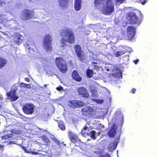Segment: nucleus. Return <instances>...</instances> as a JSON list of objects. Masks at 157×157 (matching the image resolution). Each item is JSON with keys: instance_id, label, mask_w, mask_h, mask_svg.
<instances>
[{"instance_id": "obj_36", "label": "nucleus", "mask_w": 157, "mask_h": 157, "mask_svg": "<svg viewBox=\"0 0 157 157\" xmlns=\"http://www.w3.org/2000/svg\"><path fill=\"white\" fill-rule=\"evenodd\" d=\"M98 157H111L110 155L108 153L102 155H101Z\"/></svg>"}, {"instance_id": "obj_26", "label": "nucleus", "mask_w": 157, "mask_h": 157, "mask_svg": "<svg viewBox=\"0 0 157 157\" xmlns=\"http://www.w3.org/2000/svg\"><path fill=\"white\" fill-rule=\"evenodd\" d=\"M23 149L25 152L27 153H31L32 154L35 155H37L38 154V152L35 151H32L30 149H28L27 148H26L25 147L23 148Z\"/></svg>"}, {"instance_id": "obj_41", "label": "nucleus", "mask_w": 157, "mask_h": 157, "mask_svg": "<svg viewBox=\"0 0 157 157\" xmlns=\"http://www.w3.org/2000/svg\"><path fill=\"white\" fill-rule=\"evenodd\" d=\"M5 146L4 145L0 144V150L3 151L4 150Z\"/></svg>"}, {"instance_id": "obj_12", "label": "nucleus", "mask_w": 157, "mask_h": 157, "mask_svg": "<svg viewBox=\"0 0 157 157\" xmlns=\"http://www.w3.org/2000/svg\"><path fill=\"white\" fill-rule=\"evenodd\" d=\"M68 135L69 138L72 143H75L77 142L80 141V140L77 135L72 133L71 131H69L68 132Z\"/></svg>"}, {"instance_id": "obj_49", "label": "nucleus", "mask_w": 157, "mask_h": 157, "mask_svg": "<svg viewBox=\"0 0 157 157\" xmlns=\"http://www.w3.org/2000/svg\"><path fill=\"white\" fill-rule=\"evenodd\" d=\"M101 133V132L99 131L97 133V135L98 136H99Z\"/></svg>"}, {"instance_id": "obj_7", "label": "nucleus", "mask_w": 157, "mask_h": 157, "mask_svg": "<svg viewBox=\"0 0 157 157\" xmlns=\"http://www.w3.org/2000/svg\"><path fill=\"white\" fill-rule=\"evenodd\" d=\"M114 10V6L113 3V0H107L106 6L104 10L106 14L110 15Z\"/></svg>"}, {"instance_id": "obj_1", "label": "nucleus", "mask_w": 157, "mask_h": 157, "mask_svg": "<svg viewBox=\"0 0 157 157\" xmlns=\"http://www.w3.org/2000/svg\"><path fill=\"white\" fill-rule=\"evenodd\" d=\"M59 36L61 37V43L63 45L61 46L64 47L67 45L66 43L70 44L75 43V38L73 30L71 28L65 27L61 30Z\"/></svg>"}, {"instance_id": "obj_24", "label": "nucleus", "mask_w": 157, "mask_h": 157, "mask_svg": "<svg viewBox=\"0 0 157 157\" xmlns=\"http://www.w3.org/2000/svg\"><path fill=\"white\" fill-rule=\"evenodd\" d=\"M86 74L87 77L91 78L94 75L93 71L91 69H87L86 71Z\"/></svg>"}, {"instance_id": "obj_45", "label": "nucleus", "mask_w": 157, "mask_h": 157, "mask_svg": "<svg viewBox=\"0 0 157 157\" xmlns=\"http://www.w3.org/2000/svg\"><path fill=\"white\" fill-rule=\"evenodd\" d=\"M136 91V90L134 88L132 89V92L133 94H134L135 92Z\"/></svg>"}, {"instance_id": "obj_22", "label": "nucleus", "mask_w": 157, "mask_h": 157, "mask_svg": "<svg viewBox=\"0 0 157 157\" xmlns=\"http://www.w3.org/2000/svg\"><path fill=\"white\" fill-rule=\"evenodd\" d=\"M56 121L58 123V126L59 129L62 131L64 130L66 128L64 122L59 120H57Z\"/></svg>"}, {"instance_id": "obj_15", "label": "nucleus", "mask_w": 157, "mask_h": 157, "mask_svg": "<svg viewBox=\"0 0 157 157\" xmlns=\"http://www.w3.org/2000/svg\"><path fill=\"white\" fill-rule=\"evenodd\" d=\"M16 92L15 90H11L10 92L7 93V95L9 97L11 101H15L17 100L18 97L16 95Z\"/></svg>"}, {"instance_id": "obj_5", "label": "nucleus", "mask_w": 157, "mask_h": 157, "mask_svg": "<svg viewBox=\"0 0 157 157\" xmlns=\"http://www.w3.org/2000/svg\"><path fill=\"white\" fill-rule=\"evenodd\" d=\"M52 39L49 34H47L44 36L43 40V45L44 48L47 51H51L53 50L52 45Z\"/></svg>"}, {"instance_id": "obj_25", "label": "nucleus", "mask_w": 157, "mask_h": 157, "mask_svg": "<svg viewBox=\"0 0 157 157\" xmlns=\"http://www.w3.org/2000/svg\"><path fill=\"white\" fill-rule=\"evenodd\" d=\"M42 139L43 140L45 143V144L47 145H48L50 144V142L48 138L46 136H42Z\"/></svg>"}, {"instance_id": "obj_4", "label": "nucleus", "mask_w": 157, "mask_h": 157, "mask_svg": "<svg viewBox=\"0 0 157 157\" xmlns=\"http://www.w3.org/2000/svg\"><path fill=\"white\" fill-rule=\"evenodd\" d=\"M34 11L33 10L25 9L20 14L21 19L23 21H26L33 18L34 17Z\"/></svg>"}, {"instance_id": "obj_38", "label": "nucleus", "mask_w": 157, "mask_h": 157, "mask_svg": "<svg viewBox=\"0 0 157 157\" xmlns=\"http://www.w3.org/2000/svg\"><path fill=\"white\" fill-rule=\"evenodd\" d=\"M8 139L13 137V135L12 133H9L7 134Z\"/></svg>"}, {"instance_id": "obj_40", "label": "nucleus", "mask_w": 157, "mask_h": 157, "mask_svg": "<svg viewBox=\"0 0 157 157\" xmlns=\"http://www.w3.org/2000/svg\"><path fill=\"white\" fill-rule=\"evenodd\" d=\"M1 138L3 140H6L8 139L7 134L2 136L1 137Z\"/></svg>"}, {"instance_id": "obj_34", "label": "nucleus", "mask_w": 157, "mask_h": 157, "mask_svg": "<svg viewBox=\"0 0 157 157\" xmlns=\"http://www.w3.org/2000/svg\"><path fill=\"white\" fill-rule=\"evenodd\" d=\"M126 0H115V2L116 4L118 5H120L124 1Z\"/></svg>"}, {"instance_id": "obj_39", "label": "nucleus", "mask_w": 157, "mask_h": 157, "mask_svg": "<svg viewBox=\"0 0 157 157\" xmlns=\"http://www.w3.org/2000/svg\"><path fill=\"white\" fill-rule=\"evenodd\" d=\"M140 2L142 4H144L146 3L147 0H139Z\"/></svg>"}, {"instance_id": "obj_17", "label": "nucleus", "mask_w": 157, "mask_h": 157, "mask_svg": "<svg viewBox=\"0 0 157 157\" xmlns=\"http://www.w3.org/2000/svg\"><path fill=\"white\" fill-rule=\"evenodd\" d=\"M81 0H74V8L76 11L79 10L82 7Z\"/></svg>"}, {"instance_id": "obj_53", "label": "nucleus", "mask_w": 157, "mask_h": 157, "mask_svg": "<svg viewBox=\"0 0 157 157\" xmlns=\"http://www.w3.org/2000/svg\"><path fill=\"white\" fill-rule=\"evenodd\" d=\"M48 62V61L46 60V61H45V62Z\"/></svg>"}, {"instance_id": "obj_11", "label": "nucleus", "mask_w": 157, "mask_h": 157, "mask_svg": "<svg viewBox=\"0 0 157 157\" xmlns=\"http://www.w3.org/2000/svg\"><path fill=\"white\" fill-rule=\"evenodd\" d=\"M127 36L129 39H132L136 33V28L132 26H128L127 29Z\"/></svg>"}, {"instance_id": "obj_19", "label": "nucleus", "mask_w": 157, "mask_h": 157, "mask_svg": "<svg viewBox=\"0 0 157 157\" xmlns=\"http://www.w3.org/2000/svg\"><path fill=\"white\" fill-rule=\"evenodd\" d=\"M14 40L15 41L16 43L18 45H20L22 41L21 37L22 36L18 33H17L14 36Z\"/></svg>"}, {"instance_id": "obj_6", "label": "nucleus", "mask_w": 157, "mask_h": 157, "mask_svg": "<svg viewBox=\"0 0 157 157\" xmlns=\"http://www.w3.org/2000/svg\"><path fill=\"white\" fill-rule=\"evenodd\" d=\"M75 54L78 59L81 61H84L86 59V56L84 52L82 50L80 46L76 44L74 46Z\"/></svg>"}, {"instance_id": "obj_27", "label": "nucleus", "mask_w": 157, "mask_h": 157, "mask_svg": "<svg viewBox=\"0 0 157 157\" xmlns=\"http://www.w3.org/2000/svg\"><path fill=\"white\" fill-rule=\"evenodd\" d=\"M126 52L124 51H118L115 54V56L117 57H119L124 54Z\"/></svg>"}, {"instance_id": "obj_23", "label": "nucleus", "mask_w": 157, "mask_h": 157, "mask_svg": "<svg viewBox=\"0 0 157 157\" xmlns=\"http://www.w3.org/2000/svg\"><path fill=\"white\" fill-rule=\"evenodd\" d=\"M59 5L62 7H66L69 2V0H59Z\"/></svg>"}, {"instance_id": "obj_46", "label": "nucleus", "mask_w": 157, "mask_h": 157, "mask_svg": "<svg viewBox=\"0 0 157 157\" xmlns=\"http://www.w3.org/2000/svg\"><path fill=\"white\" fill-rule=\"evenodd\" d=\"M123 124V120L122 119L121 120V124H120V126L121 127L122 126Z\"/></svg>"}, {"instance_id": "obj_20", "label": "nucleus", "mask_w": 157, "mask_h": 157, "mask_svg": "<svg viewBox=\"0 0 157 157\" xmlns=\"http://www.w3.org/2000/svg\"><path fill=\"white\" fill-rule=\"evenodd\" d=\"M96 132L94 130H92L89 132H83V133L84 134L86 135L87 136H90L93 140H95L96 138L95 136Z\"/></svg>"}, {"instance_id": "obj_9", "label": "nucleus", "mask_w": 157, "mask_h": 157, "mask_svg": "<svg viewBox=\"0 0 157 157\" xmlns=\"http://www.w3.org/2000/svg\"><path fill=\"white\" fill-rule=\"evenodd\" d=\"M129 20L132 23L139 24L140 22L134 12H130L128 14Z\"/></svg>"}, {"instance_id": "obj_16", "label": "nucleus", "mask_w": 157, "mask_h": 157, "mask_svg": "<svg viewBox=\"0 0 157 157\" xmlns=\"http://www.w3.org/2000/svg\"><path fill=\"white\" fill-rule=\"evenodd\" d=\"M71 76L73 79L77 82H79L82 80V77L79 75L76 70L73 71Z\"/></svg>"}, {"instance_id": "obj_54", "label": "nucleus", "mask_w": 157, "mask_h": 157, "mask_svg": "<svg viewBox=\"0 0 157 157\" xmlns=\"http://www.w3.org/2000/svg\"><path fill=\"white\" fill-rule=\"evenodd\" d=\"M83 132L82 131V132Z\"/></svg>"}, {"instance_id": "obj_21", "label": "nucleus", "mask_w": 157, "mask_h": 157, "mask_svg": "<svg viewBox=\"0 0 157 157\" xmlns=\"http://www.w3.org/2000/svg\"><path fill=\"white\" fill-rule=\"evenodd\" d=\"M92 97L97 98L98 96V92L95 87L92 86L90 90Z\"/></svg>"}, {"instance_id": "obj_31", "label": "nucleus", "mask_w": 157, "mask_h": 157, "mask_svg": "<svg viewBox=\"0 0 157 157\" xmlns=\"http://www.w3.org/2000/svg\"><path fill=\"white\" fill-rule=\"evenodd\" d=\"M103 0H94V3L96 6L100 5L102 2Z\"/></svg>"}, {"instance_id": "obj_3", "label": "nucleus", "mask_w": 157, "mask_h": 157, "mask_svg": "<svg viewBox=\"0 0 157 157\" xmlns=\"http://www.w3.org/2000/svg\"><path fill=\"white\" fill-rule=\"evenodd\" d=\"M82 114L88 117H92L96 115L97 112V108L90 106H86L81 109Z\"/></svg>"}, {"instance_id": "obj_50", "label": "nucleus", "mask_w": 157, "mask_h": 157, "mask_svg": "<svg viewBox=\"0 0 157 157\" xmlns=\"http://www.w3.org/2000/svg\"><path fill=\"white\" fill-rule=\"evenodd\" d=\"M9 143L10 144H14V143L13 142V141H9Z\"/></svg>"}, {"instance_id": "obj_30", "label": "nucleus", "mask_w": 157, "mask_h": 157, "mask_svg": "<svg viewBox=\"0 0 157 157\" xmlns=\"http://www.w3.org/2000/svg\"><path fill=\"white\" fill-rule=\"evenodd\" d=\"M11 132L12 133L16 134H20L21 132V131L20 130L17 129L16 128L12 129L11 130Z\"/></svg>"}, {"instance_id": "obj_52", "label": "nucleus", "mask_w": 157, "mask_h": 157, "mask_svg": "<svg viewBox=\"0 0 157 157\" xmlns=\"http://www.w3.org/2000/svg\"><path fill=\"white\" fill-rule=\"evenodd\" d=\"M44 86H45V88L46 87V86H47V85H44Z\"/></svg>"}, {"instance_id": "obj_51", "label": "nucleus", "mask_w": 157, "mask_h": 157, "mask_svg": "<svg viewBox=\"0 0 157 157\" xmlns=\"http://www.w3.org/2000/svg\"><path fill=\"white\" fill-rule=\"evenodd\" d=\"M92 64H97V63L96 62H92Z\"/></svg>"}, {"instance_id": "obj_10", "label": "nucleus", "mask_w": 157, "mask_h": 157, "mask_svg": "<svg viewBox=\"0 0 157 157\" xmlns=\"http://www.w3.org/2000/svg\"><path fill=\"white\" fill-rule=\"evenodd\" d=\"M34 106L32 104H27L24 105L22 110L24 113L27 114H31L34 112Z\"/></svg>"}, {"instance_id": "obj_37", "label": "nucleus", "mask_w": 157, "mask_h": 157, "mask_svg": "<svg viewBox=\"0 0 157 157\" xmlns=\"http://www.w3.org/2000/svg\"><path fill=\"white\" fill-rule=\"evenodd\" d=\"M56 89L57 90L60 91L63 90V87L60 85L59 86L56 88Z\"/></svg>"}, {"instance_id": "obj_32", "label": "nucleus", "mask_w": 157, "mask_h": 157, "mask_svg": "<svg viewBox=\"0 0 157 157\" xmlns=\"http://www.w3.org/2000/svg\"><path fill=\"white\" fill-rule=\"evenodd\" d=\"M92 100L95 101L98 104H101L103 103L104 101L103 99H93Z\"/></svg>"}, {"instance_id": "obj_2", "label": "nucleus", "mask_w": 157, "mask_h": 157, "mask_svg": "<svg viewBox=\"0 0 157 157\" xmlns=\"http://www.w3.org/2000/svg\"><path fill=\"white\" fill-rule=\"evenodd\" d=\"M56 65L59 71L66 73L68 70V66L64 59L62 57H56L55 59Z\"/></svg>"}, {"instance_id": "obj_42", "label": "nucleus", "mask_w": 157, "mask_h": 157, "mask_svg": "<svg viewBox=\"0 0 157 157\" xmlns=\"http://www.w3.org/2000/svg\"><path fill=\"white\" fill-rule=\"evenodd\" d=\"M87 129H88V128L87 126H84L83 128L82 129L84 130H86ZM87 131H89V129H88V130H87Z\"/></svg>"}, {"instance_id": "obj_29", "label": "nucleus", "mask_w": 157, "mask_h": 157, "mask_svg": "<svg viewBox=\"0 0 157 157\" xmlns=\"http://www.w3.org/2000/svg\"><path fill=\"white\" fill-rule=\"evenodd\" d=\"M20 86L21 87L27 88H30L31 86L29 84H27L21 82L20 84Z\"/></svg>"}, {"instance_id": "obj_43", "label": "nucleus", "mask_w": 157, "mask_h": 157, "mask_svg": "<svg viewBox=\"0 0 157 157\" xmlns=\"http://www.w3.org/2000/svg\"><path fill=\"white\" fill-rule=\"evenodd\" d=\"M25 81L28 82H29L30 81L28 77L25 78Z\"/></svg>"}, {"instance_id": "obj_13", "label": "nucleus", "mask_w": 157, "mask_h": 157, "mask_svg": "<svg viewBox=\"0 0 157 157\" xmlns=\"http://www.w3.org/2000/svg\"><path fill=\"white\" fill-rule=\"evenodd\" d=\"M82 102L75 100L69 101L68 102V105L73 108L80 107L82 106L81 103Z\"/></svg>"}, {"instance_id": "obj_8", "label": "nucleus", "mask_w": 157, "mask_h": 157, "mask_svg": "<svg viewBox=\"0 0 157 157\" xmlns=\"http://www.w3.org/2000/svg\"><path fill=\"white\" fill-rule=\"evenodd\" d=\"M77 91L80 97L84 98H87L89 97V94L87 90L84 87L82 86L78 88Z\"/></svg>"}, {"instance_id": "obj_28", "label": "nucleus", "mask_w": 157, "mask_h": 157, "mask_svg": "<svg viewBox=\"0 0 157 157\" xmlns=\"http://www.w3.org/2000/svg\"><path fill=\"white\" fill-rule=\"evenodd\" d=\"M6 63V60L3 58H0V68L3 67Z\"/></svg>"}, {"instance_id": "obj_35", "label": "nucleus", "mask_w": 157, "mask_h": 157, "mask_svg": "<svg viewBox=\"0 0 157 157\" xmlns=\"http://www.w3.org/2000/svg\"><path fill=\"white\" fill-rule=\"evenodd\" d=\"M52 140L57 145H59V141L55 137H53L52 139Z\"/></svg>"}, {"instance_id": "obj_14", "label": "nucleus", "mask_w": 157, "mask_h": 157, "mask_svg": "<svg viewBox=\"0 0 157 157\" xmlns=\"http://www.w3.org/2000/svg\"><path fill=\"white\" fill-rule=\"evenodd\" d=\"M117 128V125L116 124V123H114L108 133V135L109 137H114L116 133Z\"/></svg>"}, {"instance_id": "obj_44", "label": "nucleus", "mask_w": 157, "mask_h": 157, "mask_svg": "<svg viewBox=\"0 0 157 157\" xmlns=\"http://www.w3.org/2000/svg\"><path fill=\"white\" fill-rule=\"evenodd\" d=\"M139 61V59H137L134 60V62L135 64H137Z\"/></svg>"}, {"instance_id": "obj_47", "label": "nucleus", "mask_w": 157, "mask_h": 157, "mask_svg": "<svg viewBox=\"0 0 157 157\" xmlns=\"http://www.w3.org/2000/svg\"><path fill=\"white\" fill-rule=\"evenodd\" d=\"M3 99V97L2 95L1 94H0V100H2Z\"/></svg>"}, {"instance_id": "obj_48", "label": "nucleus", "mask_w": 157, "mask_h": 157, "mask_svg": "<svg viewBox=\"0 0 157 157\" xmlns=\"http://www.w3.org/2000/svg\"><path fill=\"white\" fill-rule=\"evenodd\" d=\"M2 33L5 35H6V36L8 35V34L7 33H5V32H2Z\"/></svg>"}, {"instance_id": "obj_33", "label": "nucleus", "mask_w": 157, "mask_h": 157, "mask_svg": "<svg viewBox=\"0 0 157 157\" xmlns=\"http://www.w3.org/2000/svg\"><path fill=\"white\" fill-rule=\"evenodd\" d=\"M6 4V0H0V6L5 5Z\"/></svg>"}, {"instance_id": "obj_18", "label": "nucleus", "mask_w": 157, "mask_h": 157, "mask_svg": "<svg viewBox=\"0 0 157 157\" xmlns=\"http://www.w3.org/2000/svg\"><path fill=\"white\" fill-rule=\"evenodd\" d=\"M119 140V138H115L113 143L109 145V148L111 150H115L117 146Z\"/></svg>"}]
</instances>
